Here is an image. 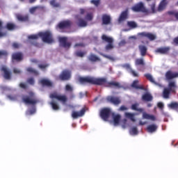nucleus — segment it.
<instances>
[{"label":"nucleus","mask_w":178,"mask_h":178,"mask_svg":"<svg viewBox=\"0 0 178 178\" xmlns=\"http://www.w3.org/2000/svg\"><path fill=\"white\" fill-rule=\"evenodd\" d=\"M40 37L42 38L43 42H47V44H52V42H54L52 33L50 31L40 32L38 34L31 35L28 37V38L29 40H30L31 45H34V47H38V42H37V40H38Z\"/></svg>","instance_id":"obj_1"},{"label":"nucleus","mask_w":178,"mask_h":178,"mask_svg":"<svg viewBox=\"0 0 178 178\" xmlns=\"http://www.w3.org/2000/svg\"><path fill=\"white\" fill-rule=\"evenodd\" d=\"M106 81L104 79L95 78L92 76L80 77L79 82L81 84H92V86H101Z\"/></svg>","instance_id":"obj_2"},{"label":"nucleus","mask_w":178,"mask_h":178,"mask_svg":"<svg viewBox=\"0 0 178 178\" xmlns=\"http://www.w3.org/2000/svg\"><path fill=\"white\" fill-rule=\"evenodd\" d=\"M22 101L26 105H33V106L40 102V100L35 97V94L32 91L29 92L28 95H24Z\"/></svg>","instance_id":"obj_3"},{"label":"nucleus","mask_w":178,"mask_h":178,"mask_svg":"<svg viewBox=\"0 0 178 178\" xmlns=\"http://www.w3.org/2000/svg\"><path fill=\"white\" fill-rule=\"evenodd\" d=\"M72 79V71L69 70H64L58 75V80L60 81H69Z\"/></svg>","instance_id":"obj_4"},{"label":"nucleus","mask_w":178,"mask_h":178,"mask_svg":"<svg viewBox=\"0 0 178 178\" xmlns=\"http://www.w3.org/2000/svg\"><path fill=\"white\" fill-rule=\"evenodd\" d=\"M102 40L105 41V42H108V44L105 47L106 51H111V49L115 48L113 45V38L108 37L106 35H102Z\"/></svg>","instance_id":"obj_5"},{"label":"nucleus","mask_w":178,"mask_h":178,"mask_svg":"<svg viewBox=\"0 0 178 178\" xmlns=\"http://www.w3.org/2000/svg\"><path fill=\"white\" fill-rule=\"evenodd\" d=\"M50 98L51 99H57L60 102H62L63 104L67 102V96L65 95L58 94L57 92H54L50 95Z\"/></svg>","instance_id":"obj_6"},{"label":"nucleus","mask_w":178,"mask_h":178,"mask_svg":"<svg viewBox=\"0 0 178 178\" xmlns=\"http://www.w3.org/2000/svg\"><path fill=\"white\" fill-rule=\"evenodd\" d=\"M101 79H104L106 81L101 86H104V87H108V88L115 87V88H123L122 84H120V83H119V82H116V81L108 82V79H106V78H101Z\"/></svg>","instance_id":"obj_7"},{"label":"nucleus","mask_w":178,"mask_h":178,"mask_svg":"<svg viewBox=\"0 0 178 178\" xmlns=\"http://www.w3.org/2000/svg\"><path fill=\"white\" fill-rule=\"evenodd\" d=\"M0 72L3 73V76L6 80H10V79H12V72H10V70L6 65H1Z\"/></svg>","instance_id":"obj_8"},{"label":"nucleus","mask_w":178,"mask_h":178,"mask_svg":"<svg viewBox=\"0 0 178 178\" xmlns=\"http://www.w3.org/2000/svg\"><path fill=\"white\" fill-rule=\"evenodd\" d=\"M170 49H172V48L169 46L161 47L157 48L154 51V52L156 54H160V55H169V54H170Z\"/></svg>","instance_id":"obj_9"},{"label":"nucleus","mask_w":178,"mask_h":178,"mask_svg":"<svg viewBox=\"0 0 178 178\" xmlns=\"http://www.w3.org/2000/svg\"><path fill=\"white\" fill-rule=\"evenodd\" d=\"M138 36L140 38H148V40H149L150 41H154V40H156V35L147 32L139 33H138Z\"/></svg>","instance_id":"obj_10"},{"label":"nucleus","mask_w":178,"mask_h":178,"mask_svg":"<svg viewBox=\"0 0 178 178\" xmlns=\"http://www.w3.org/2000/svg\"><path fill=\"white\" fill-rule=\"evenodd\" d=\"M132 10H134V12H143V13H148V10L145 8L143 3H139L132 7Z\"/></svg>","instance_id":"obj_11"},{"label":"nucleus","mask_w":178,"mask_h":178,"mask_svg":"<svg viewBox=\"0 0 178 178\" xmlns=\"http://www.w3.org/2000/svg\"><path fill=\"white\" fill-rule=\"evenodd\" d=\"M106 101L108 102H110L111 104H113V105H116V106L120 105V104H122V100L119 97L108 96L106 97Z\"/></svg>","instance_id":"obj_12"},{"label":"nucleus","mask_w":178,"mask_h":178,"mask_svg":"<svg viewBox=\"0 0 178 178\" xmlns=\"http://www.w3.org/2000/svg\"><path fill=\"white\" fill-rule=\"evenodd\" d=\"M58 41L63 48H67L69 49L70 47H72V43L70 42H67V38L66 37H60L58 38Z\"/></svg>","instance_id":"obj_13"},{"label":"nucleus","mask_w":178,"mask_h":178,"mask_svg":"<svg viewBox=\"0 0 178 178\" xmlns=\"http://www.w3.org/2000/svg\"><path fill=\"white\" fill-rule=\"evenodd\" d=\"M111 109L109 108H103L100 112V116L103 120L106 122L109 119V116H111Z\"/></svg>","instance_id":"obj_14"},{"label":"nucleus","mask_w":178,"mask_h":178,"mask_svg":"<svg viewBox=\"0 0 178 178\" xmlns=\"http://www.w3.org/2000/svg\"><path fill=\"white\" fill-rule=\"evenodd\" d=\"M165 79L168 81L170 80H173V79H177L178 77V72H174L171 70H168L165 72Z\"/></svg>","instance_id":"obj_15"},{"label":"nucleus","mask_w":178,"mask_h":178,"mask_svg":"<svg viewBox=\"0 0 178 178\" xmlns=\"http://www.w3.org/2000/svg\"><path fill=\"white\" fill-rule=\"evenodd\" d=\"M86 113V108H83L79 112L77 111H73L72 113V117L73 119H77V118H81L82 116H84Z\"/></svg>","instance_id":"obj_16"},{"label":"nucleus","mask_w":178,"mask_h":178,"mask_svg":"<svg viewBox=\"0 0 178 178\" xmlns=\"http://www.w3.org/2000/svg\"><path fill=\"white\" fill-rule=\"evenodd\" d=\"M144 76L147 79V80L150 81V83H152L153 84H155V86H158L159 87H162V85L161 83H159L156 81H155L151 74H145Z\"/></svg>","instance_id":"obj_17"},{"label":"nucleus","mask_w":178,"mask_h":178,"mask_svg":"<svg viewBox=\"0 0 178 178\" xmlns=\"http://www.w3.org/2000/svg\"><path fill=\"white\" fill-rule=\"evenodd\" d=\"M40 83L42 84V86H43V87H54V83L52 81L46 79H41Z\"/></svg>","instance_id":"obj_18"},{"label":"nucleus","mask_w":178,"mask_h":178,"mask_svg":"<svg viewBox=\"0 0 178 178\" xmlns=\"http://www.w3.org/2000/svg\"><path fill=\"white\" fill-rule=\"evenodd\" d=\"M13 60H17V62H20V60H23V54L21 52L14 53L12 55Z\"/></svg>","instance_id":"obj_19"},{"label":"nucleus","mask_w":178,"mask_h":178,"mask_svg":"<svg viewBox=\"0 0 178 178\" xmlns=\"http://www.w3.org/2000/svg\"><path fill=\"white\" fill-rule=\"evenodd\" d=\"M128 16H129V10H126L125 11H123L120 15V17L118 18L119 23H122V22H124V20L127 19Z\"/></svg>","instance_id":"obj_20"},{"label":"nucleus","mask_w":178,"mask_h":178,"mask_svg":"<svg viewBox=\"0 0 178 178\" xmlns=\"http://www.w3.org/2000/svg\"><path fill=\"white\" fill-rule=\"evenodd\" d=\"M138 83V80L134 81L131 85V87H132V88H135L136 90H144V86L139 85Z\"/></svg>","instance_id":"obj_21"},{"label":"nucleus","mask_w":178,"mask_h":178,"mask_svg":"<svg viewBox=\"0 0 178 178\" xmlns=\"http://www.w3.org/2000/svg\"><path fill=\"white\" fill-rule=\"evenodd\" d=\"M138 48H139V51L140 52L141 56H145V55H147V51H148L147 46L140 44L138 46Z\"/></svg>","instance_id":"obj_22"},{"label":"nucleus","mask_w":178,"mask_h":178,"mask_svg":"<svg viewBox=\"0 0 178 178\" xmlns=\"http://www.w3.org/2000/svg\"><path fill=\"white\" fill-rule=\"evenodd\" d=\"M114 126H118L120 122L121 116L119 114L115 115V113H112Z\"/></svg>","instance_id":"obj_23"},{"label":"nucleus","mask_w":178,"mask_h":178,"mask_svg":"<svg viewBox=\"0 0 178 178\" xmlns=\"http://www.w3.org/2000/svg\"><path fill=\"white\" fill-rule=\"evenodd\" d=\"M156 130H158V126L155 124H150L147 127L148 133H155Z\"/></svg>","instance_id":"obj_24"},{"label":"nucleus","mask_w":178,"mask_h":178,"mask_svg":"<svg viewBox=\"0 0 178 178\" xmlns=\"http://www.w3.org/2000/svg\"><path fill=\"white\" fill-rule=\"evenodd\" d=\"M166 5H168V0H162L158 7L159 12H162L166 8Z\"/></svg>","instance_id":"obj_25"},{"label":"nucleus","mask_w":178,"mask_h":178,"mask_svg":"<svg viewBox=\"0 0 178 178\" xmlns=\"http://www.w3.org/2000/svg\"><path fill=\"white\" fill-rule=\"evenodd\" d=\"M168 88L171 90V92H176V88H177V86H176V82H169Z\"/></svg>","instance_id":"obj_26"},{"label":"nucleus","mask_w":178,"mask_h":178,"mask_svg":"<svg viewBox=\"0 0 178 178\" xmlns=\"http://www.w3.org/2000/svg\"><path fill=\"white\" fill-rule=\"evenodd\" d=\"M143 101H145L146 102H151L152 101L153 97L152 95L149 93H145L142 96Z\"/></svg>","instance_id":"obj_27"},{"label":"nucleus","mask_w":178,"mask_h":178,"mask_svg":"<svg viewBox=\"0 0 178 178\" xmlns=\"http://www.w3.org/2000/svg\"><path fill=\"white\" fill-rule=\"evenodd\" d=\"M149 2V6L151 8L152 13H156V9L155 8L156 1L155 0H147Z\"/></svg>","instance_id":"obj_28"},{"label":"nucleus","mask_w":178,"mask_h":178,"mask_svg":"<svg viewBox=\"0 0 178 178\" xmlns=\"http://www.w3.org/2000/svg\"><path fill=\"white\" fill-rule=\"evenodd\" d=\"M8 35V32L5 31V27L3 25H2V23H0V38H2V37H6Z\"/></svg>","instance_id":"obj_29"},{"label":"nucleus","mask_w":178,"mask_h":178,"mask_svg":"<svg viewBox=\"0 0 178 178\" xmlns=\"http://www.w3.org/2000/svg\"><path fill=\"white\" fill-rule=\"evenodd\" d=\"M132 111H136V112H139L140 113H144V108H138V104H134L131 105Z\"/></svg>","instance_id":"obj_30"},{"label":"nucleus","mask_w":178,"mask_h":178,"mask_svg":"<svg viewBox=\"0 0 178 178\" xmlns=\"http://www.w3.org/2000/svg\"><path fill=\"white\" fill-rule=\"evenodd\" d=\"M170 92H172V90L170 89H169L168 88H165L163 91V98L168 99L169 98V95H170Z\"/></svg>","instance_id":"obj_31"},{"label":"nucleus","mask_w":178,"mask_h":178,"mask_svg":"<svg viewBox=\"0 0 178 178\" xmlns=\"http://www.w3.org/2000/svg\"><path fill=\"white\" fill-rule=\"evenodd\" d=\"M16 16L17 19L19 22H27V20H29V15H22L20 14H17Z\"/></svg>","instance_id":"obj_32"},{"label":"nucleus","mask_w":178,"mask_h":178,"mask_svg":"<svg viewBox=\"0 0 178 178\" xmlns=\"http://www.w3.org/2000/svg\"><path fill=\"white\" fill-rule=\"evenodd\" d=\"M111 20H112V18L111 17V15H102L103 23H111Z\"/></svg>","instance_id":"obj_33"},{"label":"nucleus","mask_w":178,"mask_h":178,"mask_svg":"<svg viewBox=\"0 0 178 178\" xmlns=\"http://www.w3.org/2000/svg\"><path fill=\"white\" fill-rule=\"evenodd\" d=\"M71 23H60L58 25V29L63 30L64 29H67L71 26Z\"/></svg>","instance_id":"obj_34"},{"label":"nucleus","mask_w":178,"mask_h":178,"mask_svg":"<svg viewBox=\"0 0 178 178\" xmlns=\"http://www.w3.org/2000/svg\"><path fill=\"white\" fill-rule=\"evenodd\" d=\"M86 54L87 51H82L80 50H78L74 53L75 56H77L78 58H84V56H86Z\"/></svg>","instance_id":"obj_35"},{"label":"nucleus","mask_w":178,"mask_h":178,"mask_svg":"<svg viewBox=\"0 0 178 178\" xmlns=\"http://www.w3.org/2000/svg\"><path fill=\"white\" fill-rule=\"evenodd\" d=\"M136 66H144L145 63H144V59L143 58H137L135 60Z\"/></svg>","instance_id":"obj_36"},{"label":"nucleus","mask_w":178,"mask_h":178,"mask_svg":"<svg viewBox=\"0 0 178 178\" xmlns=\"http://www.w3.org/2000/svg\"><path fill=\"white\" fill-rule=\"evenodd\" d=\"M135 114L131 113H125V117L127 119H130L131 122H136V118H134Z\"/></svg>","instance_id":"obj_37"},{"label":"nucleus","mask_w":178,"mask_h":178,"mask_svg":"<svg viewBox=\"0 0 178 178\" xmlns=\"http://www.w3.org/2000/svg\"><path fill=\"white\" fill-rule=\"evenodd\" d=\"M26 72H28V73H31V74H34L35 76H38V71L34 70L31 67L26 68Z\"/></svg>","instance_id":"obj_38"},{"label":"nucleus","mask_w":178,"mask_h":178,"mask_svg":"<svg viewBox=\"0 0 178 178\" xmlns=\"http://www.w3.org/2000/svg\"><path fill=\"white\" fill-rule=\"evenodd\" d=\"M129 133L131 136H137V134H138V129H137V127H133L131 128Z\"/></svg>","instance_id":"obj_39"},{"label":"nucleus","mask_w":178,"mask_h":178,"mask_svg":"<svg viewBox=\"0 0 178 178\" xmlns=\"http://www.w3.org/2000/svg\"><path fill=\"white\" fill-rule=\"evenodd\" d=\"M168 108H170L171 109H175L177 111L178 109V103L176 102H172L171 104H168Z\"/></svg>","instance_id":"obj_40"},{"label":"nucleus","mask_w":178,"mask_h":178,"mask_svg":"<svg viewBox=\"0 0 178 178\" xmlns=\"http://www.w3.org/2000/svg\"><path fill=\"white\" fill-rule=\"evenodd\" d=\"M50 105H51V108L54 111H59V105L55 102H50Z\"/></svg>","instance_id":"obj_41"},{"label":"nucleus","mask_w":178,"mask_h":178,"mask_svg":"<svg viewBox=\"0 0 178 178\" xmlns=\"http://www.w3.org/2000/svg\"><path fill=\"white\" fill-rule=\"evenodd\" d=\"M89 60H90V62H97V60H99V58H98L97 56L94 55V54H91L89 57H88Z\"/></svg>","instance_id":"obj_42"},{"label":"nucleus","mask_w":178,"mask_h":178,"mask_svg":"<svg viewBox=\"0 0 178 178\" xmlns=\"http://www.w3.org/2000/svg\"><path fill=\"white\" fill-rule=\"evenodd\" d=\"M168 15H171L174 16L175 17V19H177V20H178V11H177V10L168 11Z\"/></svg>","instance_id":"obj_43"},{"label":"nucleus","mask_w":178,"mask_h":178,"mask_svg":"<svg viewBox=\"0 0 178 178\" xmlns=\"http://www.w3.org/2000/svg\"><path fill=\"white\" fill-rule=\"evenodd\" d=\"M37 9H41V7L40 6L32 7L29 9V13H31V15H33L35 13V12L37 11Z\"/></svg>","instance_id":"obj_44"},{"label":"nucleus","mask_w":178,"mask_h":178,"mask_svg":"<svg viewBox=\"0 0 178 178\" xmlns=\"http://www.w3.org/2000/svg\"><path fill=\"white\" fill-rule=\"evenodd\" d=\"M50 5H51V6H54V8H59L60 5L58 3H56V1H55V0H51L50 1Z\"/></svg>","instance_id":"obj_45"},{"label":"nucleus","mask_w":178,"mask_h":178,"mask_svg":"<svg viewBox=\"0 0 178 178\" xmlns=\"http://www.w3.org/2000/svg\"><path fill=\"white\" fill-rule=\"evenodd\" d=\"M65 90L69 91L70 92H73V87L69 84H67L65 86Z\"/></svg>","instance_id":"obj_46"},{"label":"nucleus","mask_w":178,"mask_h":178,"mask_svg":"<svg viewBox=\"0 0 178 178\" xmlns=\"http://www.w3.org/2000/svg\"><path fill=\"white\" fill-rule=\"evenodd\" d=\"M102 56H104V58H106V59H108L109 60H115V58L111 56H108L106 54H103Z\"/></svg>","instance_id":"obj_47"},{"label":"nucleus","mask_w":178,"mask_h":178,"mask_svg":"<svg viewBox=\"0 0 178 178\" xmlns=\"http://www.w3.org/2000/svg\"><path fill=\"white\" fill-rule=\"evenodd\" d=\"M26 81L29 84H31V86H34L35 81L33 78H29L27 79Z\"/></svg>","instance_id":"obj_48"},{"label":"nucleus","mask_w":178,"mask_h":178,"mask_svg":"<svg viewBox=\"0 0 178 178\" xmlns=\"http://www.w3.org/2000/svg\"><path fill=\"white\" fill-rule=\"evenodd\" d=\"M129 73H131L134 77H138V74L133 69L129 71Z\"/></svg>","instance_id":"obj_49"},{"label":"nucleus","mask_w":178,"mask_h":178,"mask_svg":"<svg viewBox=\"0 0 178 178\" xmlns=\"http://www.w3.org/2000/svg\"><path fill=\"white\" fill-rule=\"evenodd\" d=\"M6 27L8 30H13V29H15V25L13 24H7Z\"/></svg>","instance_id":"obj_50"},{"label":"nucleus","mask_w":178,"mask_h":178,"mask_svg":"<svg viewBox=\"0 0 178 178\" xmlns=\"http://www.w3.org/2000/svg\"><path fill=\"white\" fill-rule=\"evenodd\" d=\"M86 20H92V13H88L86 16Z\"/></svg>","instance_id":"obj_51"},{"label":"nucleus","mask_w":178,"mask_h":178,"mask_svg":"<svg viewBox=\"0 0 178 178\" xmlns=\"http://www.w3.org/2000/svg\"><path fill=\"white\" fill-rule=\"evenodd\" d=\"M90 3L95 5V6H98L99 5V0H91Z\"/></svg>","instance_id":"obj_52"},{"label":"nucleus","mask_w":178,"mask_h":178,"mask_svg":"<svg viewBox=\"0 0 178 178\" xmlns=\"http://www.w3.org/2000/svg\"><path fill=\"white\" fill-rule=\"evenodd\" d=\"M2 56H8V51H0V58H2Z\"/></svg>","instance_id":"obj_53"},{"label":"nucleus","mask_w":178,"mask_h":178,"mask_svg":"<svg viewBox=\"0 0 178 178\" xmlns=\"http://www.w3.org/2000/svg\"><path fill=\"white\" fill-rule=\"evenodd\" d=\"M13 73L15 74H22V70L17 69V68H14L13 69Z\"/></svg>","instance_id":"obj_54"},{"label":"nucleus","mask_w":178,"mask_h":178,"mask_svg":"<svg viewBox=\"0 0 178 178\" xmlns=\"http://www.w3.org/2000/svg\"><path fill=\"white\" fill-rule=\"evenodd\" d=\"M129 27H131V29H136L137 27V23H128Z\"/></svg>","instance_id":"obj_55"},{"label":"nucleus","mask_w":178,"mask_h":178,"mask_svg":"<svg viewBox=\"0 0 178 178\" xmlns=\"http://www.w3.org/2000/svg\"><path fill=\"white\" fill-rule=\"evenodd\" d=\"M74 47V48H77L79 47H86V44H84V43H76Z\"/></svg>","instance_id":"obj_56"},{"label":"nucleus","mask_w":178,"mask_h":178,"mask_svg":"<svg viewBox=\"0 0 178 178\" xmlns=\"http://www.w3.org/2000/svg\"><path fill=\"white\" fill-rule=\"evenodd\" d=\"M172 44L174 45H176L177 46L178 45V36L177 37H175L173 40H172Z\"/></svg>","instance_id":"obj_57"},{"label":"nucleus","mask_w":178,"mask_h":178,"mask_svg":"<svg viewBox=\"0 0 178 178\" xmlns=\"http://www.w3.org/2000/svg\"><path fill=\"white\" fill-rule=\"evenodd\" d=\"M49 65L48 64H40L39 65L40 69H47Z\"/></svg>","instance_id":"obj_58"},{"label":"nucleus","mask_w":178,"mask_h":178,"mask_svg":"<svg viewBox=\"0 0 178 178\" xmlns=\"http://www.w3.org/2000/svg\"><path fill=\"white\" fill-rule=\"evenodd\" d=\"M149 114L147 113H143V119H147L149 120Z\"/></svg>","instance_id":"obj_59"},{"label":"nucleus","mask_w":178,"mask_h":178,"mask_svg":"<svg viewBox=\"0 0 178 178\" xmlns=\"http://www.w3.org/2000/svg\"><path fill=\"white\" fill-rule=\"evenodd\" d=\"M13 48H15V49H17L20 47V44H19V43H17V42H14L13 44Z\"/></svg>","instance_id":"obj_60"},{"label":"nucleus","mask_w":178,"mask_h":178,"mask_svg":"<svg viewBox=\"0 0 178 178\" xmlns=\"http://www.w3.org/2000/svg\"><path fill=\"white\" fill-rule=\"evenodd\" d=\"M124 67H125L127 70H129V72L132 70L131 66H130V64L124 65Z\"/></svg>","instance_id":"obj_61"},{"label":"nucleus","mask_w":178,"mask_h":178,"mask_svg":"<svg viewBox=\"0 0 178 178\" xmlns=\"http://www.w3.org/2000/svg\"><path fill=\"white\" fill-rule=\"evenodd\" d=\"M19 87L20 88H23L24 90H26V88H27V85H26V83H19Z\"/></svg>","instance_id":"obj_62"},{"label":"nucleus","mask_w":178,"mask_h":178,"mask_svg":"<svg viewBox=\"0 0 178 178\" xmlns=\"http://www.w3.org/2000/svg\"><path fill=\"white\" fill-rule=\"evenodd\" d=\"M157 106H158V108H159V109H161V111L163 110V103L159 102L157 104Z\"/></svg>","instance_id":"obj_63"},{"label":"nucleus","mask_w":178,"mask_h":178,"mask_svg":"<svg viewBox=\"0 0 178 178\" xmlns=\"http://www.w3.org/2000/svg\"><path fill=\"white\" fill-rule=\"evenodd\" d=\"M119 111H127V107L124 106H121L119 108Z\"/></svg>","instance_id":"obj_64"}]
</instances>
